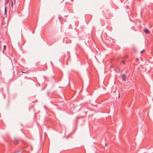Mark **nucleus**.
<instances>
[{"label": "nucleus", "mask_w": 153, "mask_h": 153, "mask_svg": "<svg viewBox=\"0 0 153 153\" xmlns=\"http://www.w3.org/2000/svg\"><path fill=\"white\" fill-rule=\"evenodd\" d=\"M122 78L123 80L125 81L126 80V76L125 74H123L122 75Z\"/></svg>", "instance_id": "obj_1"}, {"label": "nucleus", "mask_w": 153, "mask_h": 153, "mask_svg": "<svg viewBox=\"0 0 153 153\" xmlns=\"http://www.w3.org/2000/svg\"><path fill=\"white\" fill-rule=\"evenodd\" d=\"M7 8L6 6H5L4 7V15L5 16L7 15Z\"/></svg>", "instance_id": "obj_2"}, {"label": "nucleus", "mask_w": 153, "mask_h": 153, "mask_svg": "<svg viewBox=\"0 0 153 153\" xmlns=\"http://www.w3.org/2000/svg\"><path fill=\"white\" fill-rule=\"evenodd\" d=\"M144 32L146 33H149V31L147 29H145L144 30Z\"/></svg>", "instance_id": "obj_3"}, {"label": "nucleus", "mask_w": 153, "mask_h": 153, "mask_svg": "<svg viewBox=\"0 0 153 153\" xmlns=\"http://www.w3.org/2000/svg\"><path fill=\"white\" fill-rule=\"evenodd\" d=\"M14 143L15 144H17L18 143V140L16 139H15L14 141Z\"/></svg>", "instance_id": "obj_4"}, {"label": "nucleus", "mask_w": 153, "mask_h": 153, "mask_svg": "<svg viewBox=\"0 0 153 153\" xmlns=\"http://www.w3.org/2000/svg\"><path fill=\"white\" fill-rule=\"evenodd\" d=\"M6 45H4V46L3 49V52H4V51L5 49L6 48Z\"/></svg>", "instance_id": "obj_5"}, {"label": "nucleus", "mask_w": 153, "mask_h": 153, "mask_svg": "<svg viewBox=\"0 0 153 153\" xmlns=\"http://www.w3.org/2000/svg\"><path fill=\"white\" fill-rule=\"evenodd\" d=\"M8 1H9L8 0H7V1H5V4H6V5H7V3L8 2Z\"/></svg>", "instance_id": "obj_6"}, {"label": "nucleus", "mask_w": 153, "mask_h": 153, "mask_svg": "<svg viewBox=\"0 0 153 153\" xmlns=\"http://www.w3.org/2000/svg\"><path fill=\"white\" fill-rule=\"evenodd\" d=\"M144 50H143L142 51H140V53H143V52H144Z\"/></svg>", "instance_id": "obj_7"}, {"label": "nucleus", "mask_w": 153, "mask_h": 153, "mask_svg": "<svg viewBox=\"0 0 153 153\" xmlns=\"http://www.w3.org/2000/svg\"><path fill=\"white\" fill-rule=\"evenodd\" d=\"M20 151H16V152H15V153H19Z\"/></svg>", "instance_id": "obj_8"}, {"label": "nucleus", "mask_w": 153, "mask_h": 153, "mask_svg": "<svg viewBox=\"0 0 153 153\" xmlns=\"http://www.w3.org/2000/svg\"><path fill=\"white\" fill-rule=\"evenodd\" d=\"M11 6H12V7H13V2L12 1Z\"/></svg>", "instance_id": "obj_9"}, {"label": "nucleus", "mask_w": 153, "mask_h": 153, "mask_svg": "<svg viewBox=\"0 0 153 153\" xmlns=\"http://www.w3.org/2000/svg\"><path fill=\"white\" fill-rule=\"evenodd\" d=\"M122 62L123 64H124L125 63V62L124 61H123Z\"/></svg>", "instance_id": "obj_10"}, {"label": "nucleus", "mask_w": 153, "mask_h": 153, "mask_svg": "<svg viewBox=\"0 0 153 153\" xmlns=\"http://www.w3.org/2000/svg\"><path fill=\"white\" fill-rule=\"evenodd\" d=\"M22 73H25L26 72H23V71H22Z\"/></svg>", "instance_id": "obj_11"}, {"label": "nucleus", "mask_w": 153, "mask_h": 153, "mask_svg": "<svg viewBox=\"0 0 153 153\" xmlns=\"http://www.w3.org/2000/svg\"><path fill=\"white\" fill-rule=\"evenodd\" d=\"M49 92H47V94L48 95L49 94Z\"/></svg>", "instance_id": "obj_12"}, {"label": "nucleus", "mask_w": 153, "mask_h": 153, "mask_svg": "<svg viewBox=\"0 0 153 153\" xmlns=\"http://www.w3.org/2000/svg\"><path fill=\"white\" fill-rule=\"evenodd\" d=\"M139 60V59H138V58H137V59H136V60L137 61V60Z\"/></svg>", "instance_id": "obj_13"}, {"label": "nucleus", "mask_w": 153, "mask_h": 153, "mask_svg": "<svg viewBox=\"0 0 153 153\" xmlns=\"http://www.w3.org/2000/svg\"><path fill=\"white\" fill-rule=\"evenodd\" d=\"M126 58V56H124L123 58V59H124V58Z\"/></svg>", "instance_id": "obj_14"}, {"label": "nucleus", "mask_w": 153, "mask_h": 153, "mask_svg": "<svg viewBox=\"0 0 153 153\" xmlns=\"http://www.w3.org/2000/svg\"><path fill=\"white\" fill-rule=\"evenodd\" d=\"M105 146H107V144H105Z\"/></svg>", "instance_id": "obj_15"}]
</instances>
